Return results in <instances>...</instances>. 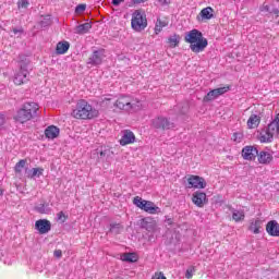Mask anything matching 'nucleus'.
<instances>
[{
    "instance_id": "1",
    "label": "nucleus",
    "mask_w": 279,
    "mask_h": 279,
    "mask_svg": "<svg viewBox=\"0 0 279 279\" xmlns=\"http://www.w3.org/2000/svg\"><path fill=\"white\" fill-rule=\"evenodd\" d=\"M184 40L190 45V49L193 53H202V51L208 47V39L204 37L202 32L195 28L185 34Z\"/></svg>"
},
{
    "instance_id": "2",
    "label": "nucleus",
    "mask_w": 279,
    "mask_h": 279,
    "mask_svg": "<svg viewBox=\"0 0 279 279\" xmlns=\"http://www.w3.org/2000/svg\"><path fill=\"white\" fill-rule=\"evenodd\" d=\"M40 107L36 102H25L22 107L16 111L13 117L15 123H21L22 125L35 119L38 114V110Z\"/></svg>"
},
{
    "instance_id": "3",
    "label": "nucleus",
    "mask_w": 279,
    "mask_h": 279,
    "mask_svg": "<svg viewBox=\"0 0 279 279\" xmlns=\"http://www.w3.org/2000/svg\"><path fill=\"white\" fill-rule=\"evenodd\" d=\"M72 117L74 119H82L86 121L88 119H95L99 117V111L93 108V106L88 104L87 100L80 99L72 111Z\"/></svg>"
},
{
    "instance_id": "4",
    "label": "nucleus",
    "mask_w": 279,
    "mask_h": 279,
    "mask_svg": "<svg viewBox=\"0 0 279 279\" xmlns=\"http://www.w3.org/2000/svg\"><path fill=\"white\" fill-rule=\"evenodd\" d=\"M133 204L137 206V208H141V210H144L145 213H148L149 215H160L162 210L160 207L156 206L154 202L151 201H145L138 196L134 197Z\"/></svg>"
},
{
    "instance_id": "5",
    "label": "nucleus",
    "mask_w": 279,
    "mask_h": 279,
    "mask_svg": "<svg viewBox=\"0 0 279 279\" xmlns=\"http://www.w3.org/2000/svg\"><path fill=\"white\" fill-rule=\"evenodd\" d=\"M131 27L134 32H143L147 27V15L141 10H136L132 14Z\"/></svg>"
},
{
    "instance_id": "6",
    "label": "nucleus",
    "mask_w": 279,
    "mask_h": 279,
    "mask_svg": "<svg viewBox=\"0 0 279 279\" xmlns=\"http://www.w3.org/2000/svg\"><path fill=\"white\" fill-rule=\"evenodd\" d=\"M13 82L16 86L27 84L29 82V65L25 62L20 64V69L15 72Z\"/></svg>"
},
{
    "instance_id": "7",
    "label": "nucleus",
    "mask_w": 279,
    "mask_h": 279,
    "mask_svg": "<svg viewBox=\"0 0 279 279\" xmlns=\"http://www.w3.org/2000/svg\"><path fill=\"white\" fill-rule=\"evenodd\" d=\"M114 107L119 110H124V112H131V110H138L136 101L130 96L119 97L114 102Z\"/></svg>"
},
{
    "instance_id": "8",
    "label": "nucleus",
    "mask_w": 279,
    "mask_h": 279,
    "mask_svg": "<svg viewBox=\"0 0 279 279\" xmlns=\"http://www.w3.org/2000/svg\"><path fill=\"white\" fill-rule=\"evenodd\" d=\"M153 128L156 130H173L175 124L170 122L168 118L158 117L153 120Z\"/></svg>"
},
{
    "instance_id": "9",
    "label": "nucleus",
    "mask_w": 279,
    "mask_h": 279,
    "mask_svg": "<svg viewBox=\"0 0 279 279\" xmlns=\"http://www.w3.org/2000/svg\"><path fill=\"white\" fill-rule=\"evenodd\" d=\"M106 51L104 49L95 50L93 54L88 58L87 64L92 66H99L106 58Z\"/></svg>"
},
{
    "instance_id": "10",
    "label": "nucleus",
    "mask_w": 279,
    "mask_h": 279,
    "mask_svg": "<svg viewBox=\"0 0 279 279\" xmlns=\"http://www.w3.org/2000/svg\"><path fill=\"white\" fill-rule=\"evenodd\" d=\"M187 189H206V180L199 175H190L187 178Z\"/></svg>"
},
{
    "instance_id": "11",
    "label": "nucleus",
    "mask_w": 279,
    "mask_h": 279,
    "mask_svg": "<svg viewBox=\"0 0 279 279\" xmlns=\"http://www.w3.org/2000/svg\"><path fill=\"white\" fill-rule=\"evenodd\" d=\"M228 90H230L229 86L213 89L204 97V101H215L217 97H221V95H226Z\"/></svg>"
},
{
    "instance_id": "12",
    "label": "nucleus",
    "mask_w": 279,
    "mask_h": 279,
    "mask_svg": "<svg viewBox=\"0 0 279 279\" xmlns=\"http://www.w3.org/2000/svg\"><path fill=\"white\" fill-rule=\"evenodd\" d=\"M192 202L197 208H204L208 198L206 197V193L196 191L192 195Z\"/></svg>"
},
{
    "instance_id": "13",
    "label": "nucleus",
    "mask_w": 279,
    "mask_h": 279,
    "mask_svg": "<svg viewBox=\"0 0 279 279\" xmlns=\"http://www.w3.org/2000/svg\"><path fill=\"white\" fill-rule=\"evenodd\" d=\"M132 143H136V136L134 135V132L130 130L122 131L120 145H122V147H125V145H132Z\"/></svg>"
},
{
    "instance_id": "14",
    "label": "nucleus",
    "mask_w": 279,
    "mask_h": 279,
    "mask_svg": "<svg viewBox=\"0 0 279 279\" xmlns=\"http://www.w3.org/2000/svg\"><path fill=\"white\" fill-rule=\"evenodd\" d=\"M35 229L39 234H47L51 231V221L47 219H39L35 222Z\"/></svg>"
},
{
    "instance_id": "15",
    "label": "nucleus",
    "mask_w": 279,
    "mask_h": 279,
    "mask_svg": "<svg viewBox=\"0 0 279 279\" xmlns=\"http://www.w3.org/2000/svg\"><path fill=\"white\" fill-rule=\"evenodd\" d=\"M256 156H258V148L254 146H245L242 149V158L244 160H256Z\"/></svg>"
},
{
    "instance_id": "16",
    "label": "nucleus",
    "mask_w": 279,
    "mask_h": 279,
    "mask_svg": "<svg viewBox=\"0 0 279 279\" xmlns=\"http://www.w3.org/2000/svg\"><path fill=\"white\" fill-rule=\"evenodd\" d=\"M263 119V117L260 116V113H252L248 117V120L246 122V126L248 130H256V128H258V125H260V120Z\"/></svg>"
},
{
    "instance_id": "17",
    "label": "nucleus",
    "mask_w": 279,
    "mask_h": 279,
    "mask_svg": "<svg viewBox=\"0 0 279 279\" xmlns=\"http://www.w3.org/2000/svg\"><path fill=\"white\" fill-rule=\"evenodd\" d=\"M215 17V10L210 7L204 8L197 15V21H210Z\"/></svg>"
},
{
    "instance_id": "18",
    "label": "nucleus",
    "mask_w": 279,
    "mask_h": 279,
    "mask_svg": "<svg viewBox=\"0 0 279 279\" xmlns=\"http://www.w3.org/2000/svg\"><path fill=\"white\" fill-rule=\"evenodd\" d=\"M266 232L269 236H279V223L276 220H270L266 225Z\"/></svg>"
},
{
    "instance_id": "19",
    "label": "nucleus",
    "mask_w": 279,
    "mask_h": 279,
    "mask_svg": "<svg viewBox=\"0 0 279 279\" xmlns=\"http://www.w3.org/2000/svg\"><path fill=\"white\" fill-rule=\"evenodd\" d=\"M257 156L259 165H269L274 160L271 151L262 150Z\"/></svg>"
},
{
    "instance_id": "20",
    "label": "nucleus",
    "mask_w": 279,
    "mask_h": 279,
    "mask_svg": "<svg viewBox=\"0 0 279 279\" xmlns=\"http://www.w3.org/2000/svg\"><path fill=\"white\" fill-rule=\"evenodd\" d=\"M35 213H38L39 215H51V206H49V203L41 202L38 203L34 207Z\"/></svg>"
},
{
    "instance_id": "21",
    "label": "nucleus",
    "mask_w": 279,
    "mask_h": 279,
    "mask_svg": "<svg viewBox=\"0 0 279 279\" xmlns=\"http://www.w3.org/2000/svg\"><path fill=\"white\" fill-rule=\"evenodd\" d=\"M45 136H46V138L53 141V138H58V136H60V129L56 125H50V126L46 128Z\"/></svg>"
},
{
    "instance_id": "22",
    "label": "nucleus",
    "mask_w": 279,
    "mask_h": 279,
    "mask_svg": "<svg viewBox=\"0 0 279 279\" xmlns=\"http://www.w3.org/2000/svg\"><path fill=\"white\" fill-rule=\"evenodd\" d=\"M70 48L71 44H69V41H59L57 44L56 53L57 56H64Z\"/></svg>"
},
{
    "instance_id": "23",
    "label": "nucleus",
    "mask_w": 279,
    "mask_h": 279,
    "mask_svg": "<svg viewBox=\"0 0 279 279\" xmlns=\"http://www.w3.org/2000/svg\"><path fill=\"white\" fill-rule=\"evenodd\" d=\"M260 228H263V221L260 219L251 220L248 230L253 232V234H260Z\"/></svg>"
},
{
    "instance_id": "24",
    "label": "nucleus",
    "mask_w": 279,
    "mask_h": 279,
    "mask_svg": "<svg viewBox=\"0 0 279 279\" xmlns=\"http://www.w3.org/2000/svg\"><path fill=\"white\" fill-rule=\"evenodd\" d=\"M93 28V24L90 22H86L84 24H80L75 27V34H88Z\"/></svg>"
},
{
    "instance_id": "25",
    "label": "nucleus",
    "mask_w": 279,
    "mask_h": 279,
    "mask_svg": "<svg viewBox=\"0 0 279 279\" xmlns=\"http://www.w3.org/2000/svg\"><path fill=\"white\" fill-rule=\"evenodd\" d=\"M181 40L182 37L180 35L173 34L168 37V45L171 49H175V47H179Z\"/></svg>"
},
{
    "instance_id": "26",
    "label": "nucleus",
    "mask_w": 279,
    "mask_h": 279,
    "mask_svg": "<svg viewBox=\"0 0 279 279\" xmlns=\"http://www.w3.org/2000/svg\"><path fill=\"white\" fill-rule=\"evenodd\" d=\"M121 260L124 263H136L138 255H136V253H124L121 255Z\"/></svg>"
},
{
    "instance_id": "27",
    "label": "nucleus",
    "mask_w": 279,
    "mask_h": 279,
    "mask_svg": "<svg viewBox=\"0 0 279 279\" xmlns=\"http://www.w3.org/2000/svg\"><path fill=\"white\" fill-rule=\"evenodd\" d=\"M232 219L236 223H239V221H244V219H245V211L239 210V209H232Z\"/></svg>"
},
{
    "instance_id": "28",
    "label": "nucleus",
    "mask_w": 279,
    "mask_h": 279,
    "mask_svg": "<svg viewBox=\"0 0 279 279\" xmlns=\"http://www.w3.org/2000/svg\"><path fill=\"white\" fill-rule=\"evenodd\" d=\"M142 228H144V230H147L148 232H154L156 223L149 221V219L147 218H144L142 219Z\"/></svg>"
},
{
    "instance_id": "29",
    "label": "nucleus",
    "mask_w": 279,
    "mask_h": 279,
    "mask_svg": "<svg viewBox=\"0 0 279 279\" xmlns=\"http://www.w3.org/2000/svg\"><path fill=\"white\" fill-rule=\"evenodd\" d=\"M45 172V169L43 168H33L28 171L27 178L34 179V178H40L43 173Z\"/></svg>"
},
{
    "instance_id": "30",
    "label": "nucleus",
    "mask_w": 279,
    "mask_h": 279,
    "mask_svg": "<svg viewBox=\"0 0 279 279\" xmlns=\"http://www.w3.org/2000/svg\"><path fill=\"white\" fill-rule=\"evenodd\" d=\"M122 231L123 225L117 222L110 223L109 232H111L112 234H121Z\"/></svg>"
},
{
    "instance_id": "31",
    "label": "nucleus",
    "mask_w": 279,
    "mask_h": 279,
    "mask_svg": "<svg viewBox=\"0 0 279 279\" xmlns=\"http://www.w3.org/2000/svg\"><path fill=\"white\" fill-rule=\"evenodd\" d=\"M167 25H169V22L157 19V22L155 25V34L157 35L160 34V32H162V28L167 27Z\"/></svg>"
},
{
    "instance_id": "32",
    "label": "nucleus",
    "mask_w": 279,
    "mask_h": 279,
    "mask_svg": "<svg viewBox=\"0 0 279 279\" xmlns=\"http://www.w3.org/2000/svg\"><path fill=\"white\" fill-rule=\"evenodd\" d=\"M25 165H27V160L21 159L16 165H15V173H21L23 169H25Z\"/></svg>"
},
{
    "instance_id": "33",
    "label": "nucleus",
    "mask_w": 279,
    "mask_h": 279,
    "mask_svg": "<svg viewBox=\"0 0 279 279\" xmlns=\"http://www.w3.org/2000/svg\"><path fill=\"white\" fill-rule=\"evenodd\" d=\"M194 274H195V267L192 266V267L186 269L185 278L191 279V278H193Z\"/></svg>"
},
{
    "instance_id": "34",
    "label": "nucleus",
    "mask_w": 279,
    "mask_h": 279,
    "mask_svg": "<svg viewBox=\"0 0 279 279\" xmlns=\"http://www.w3.org/2000/svg\"><path fill=\"white\" fill-rule=\"evenodd\" d=\"M232 141H234V143H241V141H243V133H234Z\"/></svg>"
},
{
    "instance_id": "35",
    "label": "nucleus",
    "mask_w": 279,
    "mask_h": 279,
    "mask_svg": "<svg viewBox=\"0 0 279 279\" xmlns=\"http://www.w3.org/2000/svg\"><path fill=\"white\" fill-rule=\"evenodd\" d=\"M83 12H86V4H78L75 8V13L76 14H82Z\"/></svg>"
},
{
    "instance_id": "36",
    "label": "nucleus",
    "mask_w": 279,
    "mask_h": 279,
    "mask_svg": "<svg viewBox=\"0 0 279 279\" xmlns=\"http://www.w3.org/2000/svg\"><path fill=\"white\" fill-rule=\"evenodd\" d=\"M29 5V1L28 0H19L17 1V8H27Z\"/></svg>"
},
{
    "instance_id": "37",
    "label": "nucleus",
    "mask_w": 279,
    "mask_h": 279,
    "mask_svg": "<svg viewBox=\"0 0 279 279\" xmlns=\"http://www.w3.org/2000/svg\"><path fill=\"white\" fill-rule=\"evenodd\" d=\"M57 219L59 221H66V216H64V211H60L59 214H57Z\"/></svg>"
},
{
    "instance_id": "38",
    "label": "nucleus",
    "mask_w": 279,
    "mask_h": 279,
    "mask_svg": "<svg viewBox=\"0 0 279 279\" xmlns=\"http://www.w3.org/2000/svg\"><path fill=\"white\" fill-rule=\"evenodd\" d=\"M151 279H167V277H165V274L162 272H155V276H153Z\"/></svg>"
},
{
    "instance_id": "39",
    "label": "nucleus",
    "mask_w": 279,
    "mask_h": 279,
    "mask_svg": "<svg viewBox=\"0 0 279 279\" xmlns=\"http://www.w3.org/2000/svg\"><path fill=\"white\" fill-rule=\"evenodd\" d=\"M110 156V149H105L100 151V158H108Z\"/></svg>"
},
{
    "instance_id": "40",
    "label": "nucleus",
    "mask_w": 279,
    "mask_h": 279,
    "mask_svg": "<svg viewBox=\"0 0 279 279\" xmlns=\"http://www.w3.org/2000/svg\"><path fill=\"white\" fill-rule=\"evenodd\" d=\"M23 27H20V28H13V34L15 36H21V34H23Z\"/></svg>"
},
{
    "instance_id": "41",
    "label": "nucleus",
    "mask_w": 279,
    "mask_h": 279,
    "mask_svg": "<svg viewBox=\"0 0 279 279\" xmlns=\"http://www.w3.org/2000/svg\"><path fill=\"white\" fill-rule=\"evenodd\" d=\"M3 125H5V116L0 114V130H2Z\"/></svg>"
},
{
    "instance_id": "42",
    "label": "nucleus",
    "mask_w": 279,
    "mask_h": 279,
    "mask_svg": "<svg viewBox=\"0 0 279 279\" xmlns=\"http://www.w3.org/2000/svg\"><path fill=\"white\" fill-rule=\"evenodd\" d=\"M53 254H54L56 258H62V251L56 250Z\"/></svg>"
},
{
    "instance_id": "43",
    "label": "nucleus",
    "mask_w": 279,
    "mask_h": 279,
    "mask_svg": "<svg viewBox=\"0 0 279 279\" xmlns=\"http://www.w3.org/2000/svg\"><path fill=\"white\" fill-rule=\"evenodd\" d=\"M158 2L160 3V5H169V3H171V0H158Z\"/></svg>"
},
{
    "instance_id": "44",
    "label": "nucleus",
    "mask_w": 279,
    "mask_h": 279,
    "mask_svg": "<svg viewBox=\"0 0 279 279\" xmlns=\"http://www.w3.org/2000/svg\"><path fill=\"white\" fill-rule=\"evenodd\" d=\"M260 11H262V12H271V11L269 10V5H267V4H263V7L260 8Z\"/></svg>"
},
{
    "instance_id": "45",
    "label": "nucleus",
    "mask_w": 279,
    "mask_h": 279,
    "mask_svg": "<svg viewBox=\"0 0 279 279\" xmlns=\"http://www.w3.org/2000/svg\"><path fill=\"white\" fill-rule=\"evenodd\" d=\"M111 3H112V5H116V8H117V7L121 5V0H112Z\"/></svg>"
},
{
    "instance_id": "46",
    "label": "nucleus",
    "mask_w": 279,
    "mask_h": 279,
    "mask_svg": "<svg viewBox=\"0 0 279 279\" xmlns=\"http://www.w3.org/2000/svg\"><path fill=\"white\" fill-rule=\"evenodd\" d=\"M135 5H140V3H145L147 0H132Z\"/></svg>"
},
{
    "instance_id": "47",
    "label": "nucleus",
    "mask_w": 279,
    "mask_h": 279,
    "mask_svg": "<svg viewBox=\"0 0 279 279\" xmlns=\"http://www.w3.org/2000/svg\"><path fill=\"white\" fill-rule=\"evenodd\" d=\"M270 13H272V14H279V10H278V9H274L272 11H270Z\"/></svg>"
},
{
    "instance_id": "48",
    "label": "nucleus",
    "mask_w": 279,
    "mask_h": 279,
    "mask_svg": "<svg viewBox=\"0 0 279 279\" xmlns=\"http://www.w3.org/2000/svg\"><path fill=\"white\" fill-rule=\"evenodd\" d=\"M3 195V189L0 187V197Z\"/></svg>"
},
{
    "instance_id": "49",
    "label": "nucleus",
    "mask_w": 279,
    "mask_h": 279,
    "mask_svg": "<svg viewBox=\"0 0 279 279\" xmlns=\"http://www.w3.org/2000/svg\"><path fill=\"white\" fill-rule=\"evenodd\" d=\"M123 1H125V0H120L121 3H123Z\"/></svg>"
}]
</instances>
